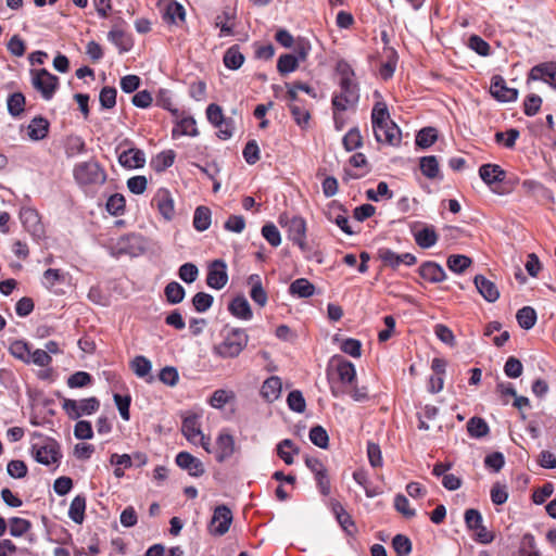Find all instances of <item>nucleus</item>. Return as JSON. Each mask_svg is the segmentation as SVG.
<instances>
[{"label": "nucleus", "mask_w": 556, "mask_h": 556, "mask_svg": "<svg viewBox=\"0 0 556 556\" xmlns=\"http://www.w3.org/2000/svg\"><path fill=\"white\" fill-rule=\"evenodd\" d=\"M280 48L286 49V52L280 53V75H287L296 72L307 62L313 47L308 38L280 29Z\"/></svg>", "instance_id": "1"}, {"label": "nucleus", "mask_w": 556, "mask_h": 556, "mask_svg": "<svg viewBox=\"0 0 556 556\" xmlns=\"http://www.w3.org/2000/svg\"><path fill=\"white\" fill-rule=\"evenodd\" d=\"M286 93L283 101L286 102L293 121L301 127L305 128L311 119V103H308L302 93L307 94L312 99L317 98V93L313 87L306 83L292 81L285 84Z\"/></svg>", "instance_id": "2"}, {"label": "nucleus", "mask_w": 556, "mask_h": 556, "mask_svg": "<svg viewBox=\"0 0 556 556\" xmlns=\"http://www.w3.org/2000/svg\"><path fill=\"white\" fill-rule=\"evenodd\" d=\"M338 85L339 91L334 92L331 98V110L334 128L341 130L348 123L345 113L356 111L361 94L358 84Z\"/></svg>", "instance_id": "3"}, {"label": "nucleus", "mask_w": 556, "mask_h": 556, "mask_svg": "<svg viewBox=\"0 0 556 556\" xmlns=\"http://www.w3.org/2000/svg\"><path fill=\"white\" fill-rule=\"evenodd\" d=\"M280 226L287 229L288 239L299 247L307 260H315L318 263H321V252L313 249L306 242V222L304 218L294 216L291 219L283 220L280 216Z\"/></svg>", "instance_id": "4"}, {"label": "nucleus", "mask_w": 556, "mask_h": 556, "mask_svg": "<svg viewBox=\"0 0 556 556\" xmlns=\"http://www.w3.org/2000/svg\"><path fill=\"white\" fill-rule=\"evenodd\" d=\"M249 336L243 329H232L224 340L214 346V353L222 358H233L245 349Z\"/></svg>", "instance_id": "5"}, {"label": "nucleus", "mask_w": 556, "mask_h": 556, "mask_svg": "<svg viewBox=\"0 0 556 556\" xmlns=\"http://www.w3.org/2000/svg\"><path fill=\"white\" fill-rule=\"evenodd\" d=\"M73 175L80 186L102 185L106 180L104 168L93 160L76 164Z\"/></svg>", "instance_id": "6"}, {"label": "nucleus", "mask_w": 556, "mask_h": 556, "mask_svg": "<svg viewBox=\"0 0 556 556\" xmlns=\"http://www.w3.org/2000/svg\"><path fill=\"white\" fill-rule=\"evenodd\" d=\"M30 76L34 89L41 94L42 99L51 100L59 88V77L46 68L30 70Z\"/></svg>", "instance_id": "7"}, {"label": "nucleus", "mask_w": 556, "mask_h": 556, "mask_svg": "<svg viewBox=\"0 0 556 556\" xmlns=\"http://www.w3.org/2000/svg\"><path fill=\"white\" fill-rule=\"evenodd\" d=\"M181 432L190 443H199L207 453L212 452L211 440L202 433L200 417L198 415L192 414L184 418Z\"/></svg>", "instance_id": "8"}, {"label": "nucleus", "mask_w": 556, "mask_h": 556, "mask_svg": "<svg viewBox=\"0 0 556 556\" xmlns=\"http://www.w3.org/2000/svg\"><path fill=\"white\" fill-rule=\"evenodd\" d=\"M61 405L68 418L76 420L84 415H91L96 413L100 407V402L94 396L83 399L80 401L63 399Z\"/></svg>", "instance_id": "9"}, {"label": "nucleus", "mask_w": 556, "mask_h": 556, "mask_svg": "<svg viewBox=\"0 0 556 556\" xmlns=\"http://www.w3.org/2000/svg\"><path fill=\"white\" fill-rule=\"evenodd\" d=\"M31 452L36 462L47 466L59 463L62 457L60 444L51 438L45 439L42 444H34Z\"/></svg>", "instance_id": "10"}, {"label": "nucleus", "mask_w": 556, "mask_h": 556, "mask_svg": "<svg viewBox=\"0 0 556 556\" xmlns=\"http://www.w3.org/2000/svg\"><path fill=\"white\" fill-rule=\"evenodd\" d=\"M117 254L137 255L144 250L143 237L139 233H127L119 237L112 245Z\"/></svg>", "instance_id": "11"}, {"label": "nucleus", "mask_w": 556, "mask_h": 556, "mask_svg": "<svg viewBox=\"0 0 556 556\" xmlns=\"http://www.w3.org/2000/svg\"><path fill=\"white\" fill-rule=\"evenodd\" d=\"M151 205L165 220L169 222L175 217L174 199L168 189L160 188L152 198Z\"/></svg>", "instance_id": "12"}, {"label": "nucleus", "mask_w": 556, "mask_h": 556, "mask_svg": "<svg viewBox=\"0 0 556 556\" xmlns=\"http://www.w3.org/2000/svg\"><path fill=\"white\" fill-rule=\"evenodd\" d=\"M228 282L227 265L223 260H214L207 268L206 285L220 290Z\"/></svg>", "instance_id": "13"}, {"label": "nucleus", "mask_w": 556, "mask_h": 556, "mask_svg": "<svg viewBox=\"0 0 556 556\" xmlns=\"http://www.w3.org/2000/svg\"><path fill=\"white\" fill-rule=\"evenodd\" d=\"M542 80L556 89V62H543L533 66L527 77V83Z\"/></svg>", "instance_id": "14"}, {"label": "nucleus", "mask_w": 556, "mask_h": 556, "mask_svg": "<svg viewBox=\"0 0 556 556\" xmlns=\"http://www.w3.org/2000/svg\"><path fill=\"white\" fill-rule=\"evenodd\" d=\"M232 513L226 505H219L214 509V514L210 523V531L213 534H225L231 525Z\"/></svg>", "instance_id": "15"}, {"label": "nucleus", "mask_w": 556, "mask_h": 556, "mask_svg": "<svg viewBox=\"0 0 556 556\" xmlns=\"http://www.w3.org/2000/svg\"><path fill=\"white\" fill-rule=\"evenodd\" d=\"M375 138L380 143H388L390 146H399L401 142V130L393 122H387L382 125L372 127Z\"/></svg>", "instance_id": "16"}, {"label": "nucleus", "mask_w": 556, "mask_h": 556, "mask_svg": "<svg viewBox=\"0 0 556 556\" xmlns=\"http://www.w3.org/2000/svg\"><path fill=\"white\" fill-rule=\"evenodd\" d=\"M490 92L500 102H511L518 98V90L508 87L501 75L491 78Z\"/></svg>", "instance_id": "17"}, {"label": "nucleus", "mask_w": 556, "mask_h": 556, "mask_svg": "<svg viewBox=\"0 0 556 556\" xmlns=\"http://www.w3.org/2000/svg\"><path fill=\"white\" fill-rule=\"evenodd\" d=\"M235 451L236 446L233 437L225 431H222L216 439L214 451L212 450L211 453H214L218 463H223L230 458Z\"/></svg>", "instance_id": "18"}, {"label": "nucleus", "mask_w": 556, "mask_h": 556, "mask_svg": "<svg viewBox=\"0 0 556 556\" xmlns=\"http://www.w3.org/2000/svg\"><path fill=\"white\" fill-rule=\"evenodd\" d=\"M175 460L178 467L187 470L192 477H200L204 473L202 462L188 452H179Z\"/></svg>", "instance_id": "19"}, {"label": "nucleus", "mask_w": 556, "mask_h": 556, "mask_svg": "<svg viewBox=\"0 0 556 556\" xmlns=\"http://www.w3.org/2000/svg\"><path fill=\"white\" fill-rule=\"evenodd\" d=\"M21 220L25 229L34 237L40 238L45 235L43 225L38 213L33 208H25L21 212Z\"/></svg>", "instance_id": "20"}, {"label": "nucleus", "mask_w": 556, "mask_h": 556, "mask_svg": "<svg viewBox=\"0 0 556 556\" xmlns=\"http://www.w3.org/2000/svg\"><path fill=\"white\" fill-rule=\"evenodd\" d=\"M473 283L478 292L485 301L494 303L498 300L500 291L496 285L490 279L485 278L483 275H476L473 278Z\"/></svg>", "instance_id": "21"}, {"label": "nucleus", "mask_w": 556, "mask_h": 556, "mask_svg": "<svg viewBox=\"0 0 556 556\" xmlns=\"http://www.w3.org/2000/svg\"><path fill=\"white\" fill-rule=\"evenodd\" d=\"M236 14L230 8H225L214 20L215 27L219 28V37L233 36Z\"/></svg>", "instance_id": "22"}, {"label": "nucleus", "mask_w": 556, "mask_h": 556, "mask_svg": "<svg viewBox=\"0 0 556 556\" xmlns=\"http://www.w3.org/2000/svg\"><path fill=\"white\" fill-rule=\"evenodd\" d=\"M118 162L125 168H141L146 164V155L140 149L129 148L118 155Z\"/></svg>", "instance_id": "23"}, {"label": "nucleus", "mask_w": 556, "mask_h": 556, "mask_svg": "<svg viewBox=\"0 0 556 556\" xmlns=\"http://www.w3.org/2000/svg\"><path fill=\"white\" fill-rule=\"evenodd\" d=\"M176 118H177L176 124H175L174 128L172 129L173 138H177L179 136H189V137L199 136L197 123L192 116H189V115L182 116V114L179 113V116Z\"/></svg>", "instance_id": "24"}, {"label": "nucleus", "mask_w": 556, "mask_h": 556, "mask_svg": "<svg viewBox=\"0 0 556 556\" xmlns=\"http://www.w3.org/2000/svg\"><path fill=\"white\" fill-rule=\"evenodd\" d=\"M418 273L425 280L431 283L442 282L446 278V274L443 267L431 261L422 263L418 269Z\"/></svg>", "instance_id": "25"}, {"label": "nucleus", "mask_w": 556, "mask_h": 556, "mask_svg": "<svg viewBox=\"0 0 556 556\" xmlns=\"http://www.w3.org/2000/svg\"><path fill=\"white\" fill-rule=\"evenodd\" d=\"M480 178L488 185L493 186L506 178V172L497 164H483L479 168Z\"/></svg>", "instance_id": "26"}, {"label": "nucleus", "mask_w": 556, "mask_h": 556, "mask_svg": "<svg viewBox=\"0 0 556 556\" xmlns=\"http://www.w3.org/2000/svg\"><path fill=\"white\" fill-rule=\"evenodd\" d=\"M327 217L330 222H333L344 233L353 235L355 231L349 224V218L345 215V211L342 205L332 204L329 206Z\"/></svg>", "instance_id": "27"}, {"label": "nucleus", "mask_w": 556, "mask_h": 556, "mask_svg": "<svg viewBox=\"0 0 556 556\" xmlns=\"http://www.w3.org/2000/svg\"><path fill=\"white\" fill-rule=\"evenodd\" d=\"M382 54L386 60L381 62L379 73L380 76L387 80L393 76L396 68L397 52L391 47H386Z\"/></svg>", "instance_id": "28"}, {"label": "nucleus", "mask_w": 556, "mask_h": 556, "mask_svg": "<svg viewBox=\"0 0 556 556\" xmlns=\"http://www.w3.org/2000/svg\"><path fill=\"white\" fill-rule=\"evenodd\" d=\"M49 122L42 116L34 117L28 125V136L31 140L38 141L48 136Z\"/></svg>", "instance_id": "29"}, {"label": "nucleus", "mask_w": 556, "mask_h": 556, "mask_svg": "<svg viewBox=\"0 0 556 556\" xmlns=\"http://www.w3.org/2000/svg\"><path fill=\"white\" fill-rule=\"evenodd\" d=\"M229 312L235 317H238L243 320H249L252 318V311L248 300L244 296L235 298L228 306Z\"/></svg>", "instance_id": "30"}, {"label": "nucleus", "mask_w": 556, "mask_h": 556, "mask_svg": "<svg viewBox=\"0 0 556 556\" xmlns=\"http://www.w3.org/2000/svg\"><path fill=\"white\" fill-rule=\"evenodd\" d=\"M25 105H26V98L22 92L17 91V92H13V93L9 94V97L7 99V108H8L9 114L12 117H14V118L21 117L25 111Z\"/></svg>", "instance_id": "31"}, {"label": "nucleus", "mask_w": 556, "mask_h": 556, "mask_svg": "<svg viewBox=\"0 0 556 556\" xmlns=\"http://www.w3.org/2000/svg\"><path fill=\"white\" fill-rule=\"evenodd\" d=\"M315 287L306 278L295 279L289 287V293L296 298H309L314 294Z\"/></svg>", "instance_id": "32"}, {"label": "nucleus", "mask_w": 556, "mask_h": 556, "mask_svg": "<svg viewBox=\"0 0 556 556\" xmlns=\"http://www.w3.org/2000/svg\"><path fill=\"white\" fill-rule=\"evenodd\" d=\"M249 285L251 286L250 296L260 306H265L267 303V293L262 287L261 278L258 275H251L249 277Z\"/></svg>", "instance_id": "33"}, {"label": "nucleus", "mask_w": 556, "mask_h": 556, "mask_svg": "<svg viewBox=\"0 0 556 556\" xmlns=\"http://www.w3.org/2000/svg\"><path fill=\"white\" fill-rule=\"evenodd\" d=\"M212 223V212L207 206H198L193 214V227L198 231H205Z\"/></svg>", "instance_id": "34"}, {"label": "nucleus", "mask_w": 556, "mask_h": 556, "mask_svg": "<svg viewBox=\"0 0 556 556\" xmlns=\"http://www.w3.org/2000/svg\"><path fill=\"white\" fill-rule=\"evenodd\" d=\"M176 153L174 150H165L160 152L151 160V167L161 173L170 167L175 162Z\"/></svg>", "instance_id": "35"}, {"label": "nucleus", "mask_w": 556, "mask_h": 556, "mask_svg": "<svg viewBox=\"0 0 556 556\" xmlns=\"http://www.w3.org/2000/svg\"><path fill=\"white\" fill-rule=\"evenodd\" d=\"M339 380L344 384H352L356 379V369L354 365L345 359H340L336 366Z\"/></svg>", "instance_id": "36"}, {"label": "nucleus", "mask_w": 556, "mask_h": 556, "mask_svg": "<svg viewBox=\"0 0 556 556\" xmlns=\"http://www.w3.org/2000/svg\"><path fill=\"white\" fill-rule=\"evenodd\" d=\"M85 510H86V497L85 495H76L68 509L70 518L78 525H81L85 519Z\"/></svg>", "instance_id": "37"}, {"label": "nucleus", "mask_w": 556, "mask_h": 556, "mask_svg": "<svg viewBox=\"0 0 556 556\" xmlns=\"http://www.w3.org/2000/svg\"><path fill=\"white\" fill-rule=\"evenodd\" d=\"M30 350L31 344L24 340H15L9 346L10 354L25 364L30 359Z\"/></svg>", "instance_id": "38"}, {"label": "nucleus", "mask_w": 556, "mask_h": 556, "mask_svg": "<svg viewBox=\"0 0 556 556\" xmlns=\"http://www.w3.org/2000/svg\"><path fill=\"white\" fill-rule=\"evenodd\" d=\"M419 167L421 173L429 179H435L440 175L439 162L434 155L420 157Z\"/></svg>", "instance_id": "39"}, {"label": "nucleus", "mask_w": 556, "mask_h": 556, "mask_svg": "<svg viewBox=\"0 0 556 556\" xmlns=\"http://www.w3.org/2000/svg\"><path fill=\"white\" fill-rule=\"evenodd\" d=\"M467 431L471 438L480 439L489 434L490 428L481 417H471L467 422Z\"/></svg>", "instance_id": "40"}, {"label": "nucleus", "mask_w": 556, "mask_h": 556, "mask_svg": "<svg viewBox=\"0 0 556 556\" xmlns=\"http://www.w3.org/2000/svg\"><path fill=\"white\" fill-rule=\"evenodd\" d=\"M260 394L267 403L278 400V377L271 376L267 378L261 387Z\"/></svg>", "instance_id": "41"}, {"label": "nucleus", "mask_w": 556, "mask_h": 556, "mask_svg": "<svg viewBox=\"0 0 556 556\" xmlns=\"http://www.w3.org/2000/svg\"><path fill=\"white\" fill-rule=\"evenodd\" d=\"M331 510L336 516L337 521L343 530L349 531L350 527L354 526L351 515L344 509L343 505L337 500L330 502Z\"/></svg>", "instance_id": "42"}, {"label": "nucleus", "mask_w": 556, "mask_h": 556, "mask_svg": "<svg viewBox=\"0 0 556 556\" xmlns=\"http://www.w3.org/2000/svg\"><path fill=\"white\" fill-rule=\"evenodd\" d=\"M186 17L185 8L177 1H168L165 7L164 20L168 23L184 22Z\"/></svg>", "instance_id": "43"}, {"label": "nucleus", "mask_w": 556, "mask_h": 556, "mask_svg": "<svg viewBox=\"0 0 556 556\" xmlns=\"http://www.w3.org/2000/svg\"><path fill=\"white\" fill-rule=\"evenodd\" d=\"M416 243L422 249L433 247L438 241V235L433 227H425L415 233Z\"/></svg>", "instance_id": "44"}, {"label": "nucleus", "mask_w": 556, "mask_h": 556, "mask_svg": "<svg viewBox=\"0 0 556 556\" xmlns=\"http://www.w3.org/2000/svg\"><path fill=\"white\" fill-rule=\"evenodd\" d=\"M224 64L229 70H238L244 62V56L238 46H232L224 54Z\"/></svg>", "instance_id": "45"}, {"label": "nucleus", "mask_w": 556, "mask_h": 556, "mask_svg": "<svg viewBox=\"0 0 556 556\" xmlns=\"http://www.w3.org/2000/svg\"><path fill=\"white\" fill-rule=\"evenodd\" d=\"M33 525L29 520L21 517H11L9 519V531L14 538H21L30 531Z\"/></svg>", "instance_id": "46"}, {"label": "nucleus", "mask_w": 556, "mask_h": 556, "mask_svg": "<svg viewBox=\"0 0 556 556\" xmlns=\"http://www.w3.org/2000/svg\"><path fill=\"white\" fill-rule=\"evenodd\" d=\"M336 72L339 75L338 84H357L354 70L348 61L339 60L336 64Z\"/></svg>", "instance_id": "47"}, {"label": "nucleus", "mask_w": 556, "mask_h": 556, "mask_svg": "<svg viewBox=\"0 0 556 556\" xmlns=\"http://www.w3.org/2000/svg\"><path fill=\"white\" fill-rule=\"evenodd\" d=\"M516 318L518 321V325L526 330L531 329L535 323H536V313L535 309L531 306H523L520 308L517 314Z\"/></svg>", "instance_id": "48"}, {"label": "nucleus", "mask_w": 556, "mask_h": 556, "mask_svg": "<svg viewBox=\"0 0 556 556\" xmlns=\"http://www.w3.org/2000/svg\"><path fill=\"white\" fill-rule=\"evenodd\" d=\"M108 38L119 49L121 52H127L132 47L130 37L121 29H112L109 31Z\"/></svg>", "instance_id": "49"}, {"label": "nucleus", "mask_w": 556, "mask_h": 556, "mask_svg": "<svg viewBox=\"0 0 556 556\" xmlns=\"http://www.w3.org/2000/svg\"><path fill=\"white\" fill-rule=\"evenodd\" d=\"M378 257L383 263L384 266L390 267L392 269H397L400 265H402V254H397L389 248H380L378 249Z\"/></svg>", "instance_id": "50"}, {"label": "nucleus", "mask_w": 556, "mask_h": 556, "mask_svg": "<svg viewBox=\"0 0 556 556\" xmlns=\"http://www.w3.org/2000/svg\"><path fill=\"white\" fill-rule=\"evenodd\" d=\"M164 294L168 303L178 304L182 302L186 291L184 287L177 281H170L166 285Z\"/></svg>", "instance_id": "51"}, {"label": "nucleus", "mask_w": 556, "mask_h": 556, "mask_svg": "<svg viewBox=\"0 0 556 556\" xmlns=\"http://www.w3.org/2000/svg\"><path fill=\"white\" fill-rule=\"evenodd\" d=\"M236 394L231 390L218 389L214 391L208 403L214 408H223L227 403L232 402Z\"/></svg>", "instance_id": "52"}, {"label": "nucleus", "mask_w": 556, "mask_h": 556, "mask_svg": "<svg viewBox=\"0 0 556 556\" xmlns=\"http://www.w3.org/2000/svg\"><path fill=\"white\" fill-rule=\"evenodd\" d=\"M363 137L358 127L351 128L342 139V144L349 152L363 147Z\"/></svg>", "instance_id": "53"}, {"label": "nucleus", "mask_w": 556, "mask_h": 556, "mask_svg": "<svg viewBox=\"0 0 556 556\" xmlns=\"http://www.w3.org/2000/svg\"><path fill=\"white\" fill-rule=\"evenodd\" d=\"M438 139L437 129L433 127H425L420 129L416 136V144L422 149L431 147Z\"/></svg>", "instance_id": "54"}, {"label": "nucleus", "mask_w": 556, "mask_h": 556, "mask_svg": "<svg viewBox=\"0 0 556 556\" xmlns=\"http://www.w3.org/2000/svg\"><path fill=\"white\" fill-rule=\"evenodd\" d=\"M471 263L472 262L470 257L462 254L451 255L446 262L448 269L456 274L464 273L471 265Z\"/></svg>", "instance_id": "55"}, {"label": "nucleus", "mask_w": 556, "mask_h": 556, "mask_svg": "<svg viewBox=\"0 0 556 556\" xmlns=\"http://www.w3.org/2000/svg\"><path fill=\"white\" fill-rule=\"evenodd\" d=\"M308 437L311 442L320 448H327L329 445V435L326 429L319 425L311 428Z\"/></svg>", "instance_id": "56"}, {"label": "nucleus", "mask_w": 556, "mask_h": 556, "mask_svg": "<svg viewBox=\"0 0 556 556\" xmlns=\"http://www.w3.org/2000/svg\"><path fill=\"white\" fill-rule=\"evenodd\" d=\"M390 115L384 102H376L371 111V126L382 125L390 122Z\"/></svg>", "instance_id": "57"}, {"label": "nucleus", "mask_w": 556, "mask_h": 556, "mask_svg": "<svg viewBox=\"0 0 556 556\" xmlns=\"http://www.w3.org/2000/svg\"><path fill=\"white\" fill-rule=\"evenodd\" d=\"M520 132L516 128H510L506 132L497 131L494 136L495 142L507 149H513L519 138Z\"/></svg>", "instance_id": "58"}, {"label": "nucleus", "mask_w": 556, "mask_h": 556, "mask_svg": "<svg viewBox=\"0 0 556 556\" xmlns=\"http://www.w3.org/2000/svg\"><path fill=\"white\" fill-rule=\"evenodd\" d=\"M126 200L123 194H112L106 202V210L113 216L123 215L125 212Z\"/></svg>", "instance_id": "59"}, {"label": "nucleus", "mask_w": 556, "mask_h": 556, "mask_svg": "<svg viewBox=\"0 0 556 556\" xmlns=\"http://www.w3.org/2000/svg\"><path fill=\"white\" fill-rule=\"evenodd\" d=\"M288 407L299 414H302L306 409V401L300 390L291 391L287 396Z\"/></svg>", "instance_id": "60"}, {"label": "nucleus", "mask_w": 556, "mask_h": 556, "mask_svg": "<svg viewBox=\"0 0 556 556\" xmlns=\"http://www.w3.org/2000/svg\"><path fill=\"white\" fill-rule=\"evenodd\" d=\"M214 298L205 292H198L192 298V305L198 313H204L213 305Z\"/></svg>", "instance_id": "61"}, {"label": "nucleus", "mask_w": 556, "mask_h": 556, "mask_svg": "<svg viewBox=\"0 0 556 556\" xmlns=\"http://www.w3.org/2000/svg\"><path fill=\"white\" fill-rule=\"evenodd\" d=\"M92 377L86 371H76L67 379V386L71 389L85 388L90 386Z\"/></svg>", "instance_id": "62"}, {"label": "nucleus", "mask_w": 556, "mask_h": 556, "mask_svg": "<svg viewBox=\"0 0 556 556\" xmlns=\"http://www.w3.org/2000/svg\"><path fill=\"white\" fill-rule=\"evenodd\" d=\"M392 547L399 556H406L412 552V542L404 534H396L392 539Z\"/></svg>", "instance_id": "63"}, {"label": "nucleus", "mask_w": 556, "mask_h": 556, "mask_svg": "<svg viewBox=\"0 0 556 556\" xmlns=\"http://www.w3.org/2000/svg\"><path fill=\"white\" fill-rule=\"evenodd\" d=\"M130 366L134 372L140 378L146 377L151 371L152 368L151 362L147 357L141 355L136 356L131 361Z\"/></svg>", "instance_id": "64"}]
</instances>
